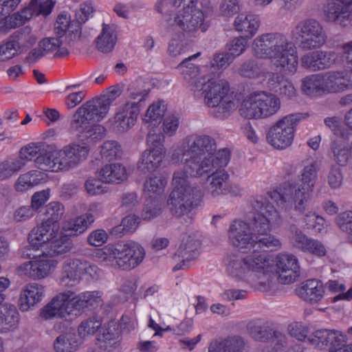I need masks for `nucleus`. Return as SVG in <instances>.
<instances>
[{"mask_svg": "<svg viewBox=\"0 0 352 352\" xmlns=\"http://www.w3.org/2000/svg\"><path fill=\"white\" fill-rule=\"evenodd\" d=\"M216 150L214 138L208 135L194 134L185 138L173 151L171 161L184 164V169L173 174V188L167 200L169 211L175 217H187L191 223L192 217L189 214L201 205L204 191L199 185L191 183L188 175L206 173L213 167V163L220 159L221 154L230 155L226 148L217 153Z\"/></svg>", "mask_w": 352, "mask_h": 352, "instance_id": "obj_1", "label": "nucleus"}, {"mask_svg": "<svg viewBox=\"0 0 352 352\" xmlns=\"http://www.w3.org/2000/svg\"><path fill=\"white\" fill-rule=\"evenodd\" d=\"M256 213L250 223L234 221L228 230L229 239L233 246L245 252L256 248L278 250L282 243L275 236L269 234L271 227L281 223L280 216L270 202V198L258 196L252 202Z\"/></svg>", "mask_w": 352, "mask_h": 352, "instance_id": "obj_2", "label": "nucleus"}, {"mask_svg": "<svg viewBox=\"0 0 352 352\" xmlns=\"http://www.w3.org/2000/svg\"><path fill=\"white\" fill-rule=\"evenodd\" d=\"M121 94L122 89L119 85L111 86L100 97L88 100L78 107L71 118L72 131L94 142L101 140L106 129L96 123L107 116L111 104Z\"/></svg>", "mask_w": 352, "mask_h": 352, "instance_id": "obj_3", "label": "nucleus"}, {"mask_svg": "<svg viewBox=\"0 0 352 352\" xmlns=\"http://www.w3.org/2000/svg\"><path fill=\"white\" fill-rule=\"evenodd\" d=\"M253 50L256 57L271 59L285 74H294L297 70L296 49L283 34L272 32L257 36L253 42Z\"/></svg>", "mask_w": 352, "mask_h": 352, "instance_id": "obj_4", "label": "nucleus"}, {"mask_svg": "<svg viewBox=\"0 0 352 352\" xmlns=\"http://www.w3.org/2000/svg\"><path fill=\"white\" fill-rule=\"evenodd\" d=\"M318 169L316 162L307 164L300 172V184H284L268 192L267 196L285 210H289L294 207L298 212H304L316 182Z\"/></svg>", "mask_w": 352, "mask_h": 352, "instance_id": "obj_5", "label": "nucleus"}, {"mask_svg": "<svg viewBox=\"0 0 352 352\" xmlns=\"http://www.w3.org/2000/svg\"><path fill=\"white\" fill-rule=\"evenodd\" d=\"M229 90V83L224 79L208 77L194 84L195 95L203 96L206 105L212 109L211 114L219 119L228 118L236 109L235 100Z\"/></svg>", "mask_w": 352, "mask_h": 352, "instance_id": "obj_6", "label": "nucleus"}, {"mask_svg": "<svg viewBox=\"0 0 352 352\" xmlns=\"http://www.w3.org/2000/svg\"><path fill=\"white\" fill-rule=\"evenodd\" d=\"M101 301V293L98 291L85 292L76 295L74 292L67 290L56 295L41 309L40 316L45 320L55 318L67 320L73 315L74 310L94 307Z\"/></svg>", "mask_w": 352, "mask_h": 352, "instance_id": "obj_7", "label": "nucleus"}, {"mask_svg": "<svg viewBox=\"0 0 352 352\" xmlns=\"http://www.w3.org/2000/svg\"><path fill=\"white\" fill-rule=\"evenodd\" d=\"M145 256L144 248L137 242L129 241L116 245H107L100 253L104 261H115L119 268L130 270L136 267Z\"/></svg>", "mask_w": 352, "mask_h": 352, "instance_id": "obj_8", "label": "nucleus"}, {"mask_svg": "<svg viewBox=\"0 0 352 352\" xmlns=\"http://www.w3.org/2000/svg\"><path fill=\"white\" fill-rule=\"evenodd\" d=\"M291 35L298 47L306 51L321 47L327 38L322 25L314 19L298 21L292 30Z\"/></svg>", "mask_w": 352, "mask_h": 352, "instance_id": "obj_9", "label": "nucleus"}, {"mask_svg": "<svg viewBox=\"0 0 352 352\" xmlns=\"http://www.w3.org/2000/svg\"><path fill=\"white\" fill-rule=\"evenodd\" d=\"M230 160V155L226 156L221 155L219 160L213 163V167L204 173L196 174L192 173L189 175L192 177H201L207 176L208 183L206 190L212 197L226 195L229 192V174L225 170Z\"/></svg>", "mask_w": 352, "mask_h": 352, "instance_id": "obj_10", "label": "nucleus"}, {"mask_svg": "<svg viewBox=\"0 0 352 352\" xmlns=\"http://www.w3.org/2000/svg\"><path fill=\"white\" fill-rule=\"evenodd\" d=\"M302 113L289 114L278 120L268 131L266 138L273 147L284 149L293 142L295 127L302 120Z\"/></svg>", "mask_w": 352, "mask_h": 352, "instance_id": "obj_11", "label": "nucleus"}, {"mask_svg": "<svg viewBox=\"0 0 352 352\" xmlns=\"http://www.w3.org/2000/svg\"><path fill=\"white\" fill-rule=\"evenodd\" d=\"M185 6V5H184ZM204 16L201 10L193 8V4L186 5L177 13L170 16L167 24L172 30L193 32L198 29L205 32L207 26L204 23Z\"/></svg>", "mask_w": 352, "mask_h": 352, "instance_id": "obj_12", "label": "nucleus"}, {"mask_svg": "<svg viewBox=\"0 0 352 352\" xmlns=\"http://www.w3.org/2000/svg\"><path fill=\"white\" fill-rule=\"evenodd\" d=\"M323 13L327 21L341 28L352 27V0H327Z\"/></svg>", "mask_w": 352, "mask_h": 352, "instance_id": "obj_13", "label": "nucleus"}, {"mask_svg": "<svg viewBox=\"0 0 352 352\" xmlns=\"http://www.w3.org/2000/svg\"><path fill=\"white\" fill-rule=\"evenodd\" d=\"M89 148L86 144H72L54 151L56 172L68 170L85 160Z\"/></svg>", "mask_w": 352, "mask_h": 352, "instance_id": "obj_14", "label": "nucleus"}, {"mask_svg": "<svg viewBox=\"0 0 352 352\" xmlns=\"http://www.w3.org/2000/svg\"><path fill=\"white\" fill-rule=\"evenodd\" d=\"M29 251L30 249L23 248L22 249L23 257L35 260L21 265L18 268L19 273L33 279H41L48 276L53 267V261L44 256L41 258V254H34Z\"/></svg>", "mask_w": 352, "mask_h": 352, "instance_id": "obj_15", "label": "nucleus"}, {"mask_svg": "<svg viewBox=\"0 0 352 352\" xmlns=\"http://www.w3.org/2000/svg\"><path fill=\"white\" fill-rule=\"evenodd\" d=\"M140 109L134 102H125L109 118L108 124L111 129L117 133H124L135 124Z\"/></svg>", "mask_w": 352, "mask_h": 352, "instance_id": "obj_16", "label": "nucleus"}, {"mask_svg": "<svg viewBox=\"0 0 352 352\" xmlns=\"http://www.w3.org/2000/svg\"><path fill=\"white\" fill-rule=\"evenodd\" d=\"M289 241L295 248L317 257L327 254V249L321 241L308 237L295 224L289 226Z\"/></svg>", "mask_w": 352, "mask_h": 352, "instance_id": "obj_17", "label": "nucleus"}, {"mask_svg": "<svg viewBox=\"0 0 352 352\" xmlns=\"http://www.w3.org/2000/svg\"><path fill=\"white\" fill-rule=\"evenodd\" d=\"M55 1L52 0H32L27 8L14 13L10 17L11 27L15 28L22 25L30 20L34 14L36 16L39 14L48 15L51 13Z\"/></svg>", "mask_w": 352, "mask_h": 352, "instance_id": "obj_18", "label": "nucleus"}, {"mask_svg": "<svg viewBox=\"0 0 352 352\" xmlns=\"http://www.w3.org/2000/svg\"><path fill=\"white\" fill-rule=\"evenodd\" d=\"M276 274L281 284H290L299 276L298 258L292 254H279L276 258Z\"/></svg>", "mask_w": 352, "mask_h": 352, "instance_id": "obj_19", "label": "nucleus"}, {"mask_svg": "<svg viewBox=\"0 0 352 352\" xmlns=\"http://www.w3.org/2000/svg\"><path fill=\"white\" fill-rule=\"evenodd\" d=\"M200 245V241L192 236L184 239L173 256L175 261L177 262L173 270L188 268L190 262L198 257Z\"/></svg>", "mask_w": 352, "mask_h": 352, "instance_id": "obj_20", "label": "nucleus"}, {"mask_svg": "<svg viewBox=\"0 0 352 352\" xmlns=\"http://www.w3.org/2000/svg\"><path fill=\"white\" fill-rule=\"evenodd\" d=\"M86 260L69 258L66 259L62 267L59 283L64 287H72L80 282L82 276V270Z\"/></svg>", "mask_w": 352, "mask_h": 352, "instance_id": "obj_21", "label": "nucleus"}, {"mask_svg": "<svg viewBox=\"0 0 352 352\" xmlns=\"http://www.w3.org/2000/svg\"><path fill=\"white\" fill-rule=\"evenodd\" d=\"M56 226L51 228L47 223H42L40 226L33 228L28 235L29 245L26 248L38 250L40 248L48 246L47 243L56 236ZM30 250L29 251V252Z\"/></svg>", "mask_w": 352, "mask_h": 352, "instance_id": "obj_22", "label": "nucleus"}, {"mask_svg": "<svg viewBox=\"0 0 352 352\" xmlns=\"http://www.w3.org/2000/svg\"><path fill=\"white\" fill-rule=\"evenodd\" d=\"M323 92L338 93L352 87V82L345 72H329L322 74Z\"/></svg>", "mask_w": 352, "mask_h": 352, "instance_id": "obj_23", "label": "nucleus"}, {"mask_svg": "<svg viewBox=\"0 0 352 352\" xmlns=\"http://www.w3.org/2000/svg\"><path fill=\"white\" fill-rule=\"evenodd\" d=\"M226 270L228 274L237 281L248 283L250 276L244 257L236 254L228 255L224 259Z\"/></svg>", "mask_w": 352, "mask_h": 352, "instance_id": "obj_24", "label": "nucleus"}, {"mask_svg": "<svg viewBox=\"0 0 352 352\" xmlns=\"http://www.w3.org/2000/svg\"><path fill=\"white\" fill-rule=\"evenodd\" d=\"M119 339L117 333L109 328H102V333L96 338V346L88 352H120Z\"/></svg>", "mask_w": 352, "mask_h": 352, "instance_id": "obj_25", "label": "nucleus"}, {"mask_svg": "<svg viewBox=\"0 0 352 352\" xmlns=\"http://www.w3.org/2000/svg\"><path fill=\"white\" fill-rule=\"evenodd\" d=\"M44 287L37 283L27 285L21 291L19 298L20 309L28 311L41 301L44 296Z\"/></svg>", "mask_w": 352, "mask_h": 352, "instance_id": "obj_26", "label": "nucleus"}, {"mask_svg": "<svg viewBox=\"0 0 352 352\" xmlns=\"http://www.w3.org/2000/svg\"><path fill=\"white\" fill-rule=\"evenodd\" d=\"M275 324L263 319H256L250 321L247 326V330L252 338L262 342H270L272 340V331Z\"/></svg>", "mask_w": 352, "mask_h": 352, "instance_id": "obj_27", "label": "nucleus"}, {"mask_svg": "<svg viewBox=\"0 0 352 352\" xmlns=\"http://www.w3.org/2000/svg\"><path fill=\"white\" fill-rule=\"evenodd\" d=\"M277 275L274 272V266L272 265L261 272L250 274L248 283L251 287L262 291L267 292L270 290L274 284Z\"/></svg>", "mask_w": 352, "mask_h": 352, "instance_id": "obj_28", "label": "nucleus"}, {"mask_svg": "<svg viewBox=\"0 0 352 352\" xmlns=\"http://www.w3.org/2000/svg\"><path fill=\"white\" fill-rule=\"evenodd\" d=\"M245 344V340L239 336H229L221 340L211 342L208 352H242Z\"/></svg>", "mask_w": 352, "mask_h": 352, "instance_id": "obj_29", "label": "nucleus"}, {"mask_svg": "<svg viewBox=\"0 0 352 352\" xmlns=\"http://www.w3.org/2000/svg\"><path fill=\"white\" fill-rule=\"evenodd\" d=\"M268 87L280 98L292 100L296 96V90L293 83L278 74H272L268 80Z\"/></svg>", "mask_w": 352, "mask_h": 352, "instance_id": "obj_30", "label": "nucleus"}, {"mask_svg": "<svg viewBox=\"0 0 352 352\" xmlns=\"http://www.w3.org/2000/svg\"><path fill=\"white\" fill-rule=\"evenodd\" d=\"M166 151L158 149H146L141 155L138 168L143 173H151L156 170L165 157Z\"/></svg>", "mask_w": 352, "mask_h": 352, "instance_id": "obj_31", "label": "nucleus"}, {"mask_svg": "<svg viewBox=\"0 0 352 352\" xmlns=\"http://www.w3.org/2000/svg\"><path fill=\"white\" fill-rule=\"evenodd\" d=\"M261 118L276 114L280 108V100L274 94L267 91H256Z\"/></svg>", "mask_w": 352, "mask_h": 352, "instance_id": "obj_32", "label": "nucleus"}, {"mask_svg": "<svg viewBox=\"0 0 352 352\" xmlns=\"http://www.w3.org/2000/svg\"><path fill=\"white\" fill-rule=\"evenodd\" d=\"M324 287L322 283L316 279H309L303 283L297 289L298 296L304 300L311 303L320 300L324 294Z\"/></svg>", "mask_w": 352, "mask_h": 352, "instance_id": "obj_33", "label": "nucleus"}, {"mask_svg": "<svg viewBox=\"0 0 352 352\" xmlns=\"http://www.w3.org/2000/svg\"><path fill=\"white\" fill-rule=\"evenodd\" d=\"M259 25L258 16L252 14H240L234 20L236 30L243 34L244 36L248 38H250L255 35Z\"/></svg>", "mask_w": 352, "mask_h": 352, "instance_id": "obj_34", "label": "nucleus"}, {"mask_svg": "<svg viewBox=\"0 0 352 352\" xmlns=\"http://www.w3.org/2000/svg\"><path fill=\"white\" fill-rule=\"evenodd\" d=\"M200 55L198 52L192 56L185 58L177 67L181 71L184 78L189 84L190 89L194 92V84L199 81L206 80L208 76H199V68L195 64L190 63V60L197 58Z\"/></svg>", "mask_w": 352, "mask_h": 352, "instance_id": "obj_35", "label": "nucleus"}, {"mask_svg": "<svg viewBox=\"0 0 352 352\" xmlns=\"http://www.w3.org/2000/svg\"><path fill=\"white\" fill-rule=\"evenodd\" d=\"M74 247L70 236L67 233L61 232L58 237L52 239L47 246L46 251H42L43 256H55L63 255L70 252Z\"/></svg>", "mask_w": 352, "mask_h": 352, "instance_id": "obj_36", "label": "nucleus"}, {"mask_svg": "<svg viewBox=\"0 0 352 352\" xmlns=\"http://www.w3.org/2000/svg\"><path fill=\"white\" fill-rule=\"evenodd\" d=\"M116 41L115 27L103 23L101 32L96 39V48L102 53H109L113 50Z\"/></svg>", "mask_w": 352, "mask_h": 352, "instance_id": "obj_37", "label": "nucleus"}, {"mask_svg": "<svg viewBox=\"0 0 352 352\" xmlns=\"http://www.w3.org/2000/svg\"><path fill=\"white\" fill-rule=\"evenodd\" d=\"M98 175L104 183H119L126 179V171L120 163L109 164L100 168Z\"/></svg>", "mask_w": 352, "mask_h": 352, "instance_id": "obj_38", "label": "nucleus"}, {"mask_svg": "<svg viewBox=\"0 0 352 352\" xmlns=\"http://www.w3.org/2000/svg\"><path fill=\"white\" fill-rule=\"evenodd\" d=\"M94 221L91 213H85L75 219H70L64 226V230L69 236H78L83 233L89 226Z\"/></svg>", "mask_w": 352, "mask_h": 352, "instance_id": "obj_39", "label": "nucleus"}, {"mask_svg": "<svg viewBox=\"0 0 352 352\" xmlns=\"http://www.w3.org/2000/svg\"><path fill=\"white\" fill-rule=\"evenodd\" d=\"M256 91L248 95L241 102L239 109V114L246 119H260L261 115Z\"/></svg>", "mask_w": 352, "mask_h": 352, "instance_id": "obj_40", "label": "nucleus"}, {"mask_svg": "<svg viewBox=\"0 0 352 352\" xmlns=\"http://www.w3.org/2000/svg\"><path fill=\"white\" fill-rule=\"evenodd\" d=\"M10 38L20 52L32 46L37 40L29 26H25L16 31Z\"/></svg>", "mask_w": 352, "mask_h": 352, "instance_id": "obj_41", "label": "nucleus"}, {"mask_svg": "<svg viewBox=\"0 0 352 352\" xmlns=\"http://www.w3.org/2000/svg\"><path fill=\"white\" fill-rule=\"evenodd\" d=\"M244 258L250 274L267 270L269 266L273 265L265 254L255 250L252 254L246 255Z\"/></svg>", "mask_w": 352, "mask_h": 352, "instance_id": "obj_42", "label": "nucleus"}, {"mask_svg": "<svg viewBox=\"0 0 352 352\" xmlns=\"http://www.w3.org/2000/svg\"><path fill=\"white\" fill-rule=\"evenodd\" d=\"M19 321V313L15 306L0 303V330L7 331Z\"/></svg>", "mask_w": 352, "mask_h": 352, "instance_id": "obj_43", "label": "nucleus"}, {"mask_svg": "<svg viewBox=\"0 0 352 352\" xmlns=\"http://www.w3.org/2000/svg\"><path fill=\"white\" fill-rule=\"evenodd\" d=\"M43 179H44V174L41 171H29L19 177L15 184V189L19 192L25 191L40 184Z\"/></svg>", "mask_w": 352, "mask_h": 352, "instance_id": "obj_44", "label": "nucleus"}, {"mask_svg": "<svg viewBox=\"0 0 352 352\" xmlns=\"http://www.w3.org/2000/svg\"><path fill=\"white\" fill-rule=\"evenodd\" d=\"M79 346V342L74 333H66L58 336L54 342L56 352H74Z\"/></svg>", "mask_w": 352, "mask_h": 352, "instance_id": "obj_45", "label": "nucleus"}, {"mask_svg": "<svg viewBox=\"0 0 352 352\" xmlns=\"http://www.w3.org/2000/svg\"><path fill=\"white\" fill-rule=\"evenodd\" d=\"M166 111V105L163 100L154 102L147 109L143 120L145 123L153 126L158 125L161 123Z\"/></svg>", "mask_w": 352, "mask_h": 352, "instance_id": "obj_46", "label": "nucleus"}, {"mask_svg": "<svg viewBox=\"0 0 352 352\" xmlns=\"http://www.w3.org/2000/svg\"><path fill=\"white\" fill-rule=\"evenodd\" d=\"M331 150L333 160L340 166H345L351 157L349 145L343 138L335 140L331 146Z\"/></svg>", "mask_w": 352, "mask_h": 352, "instance_id": "obj_47", "label": "nucleus"}, {"mask_svg": "<svg viewBox=\"0 0 352 352\" xmlns=\"http://www.w3.org/2000/svg\"><path fill=\"white\" fill-rule=\"evenodd\" d=\"M322 74H311L302 80L301 89L307 95H312L318 91L323 92Z\"/></svg>", "mask_w": 352, "mask_h": 352, "instance_id": "obj_48", "label": "nucleus"}, {"mask_svg": "<svg viewBox=\"0 0 352 352\" xmlns=\"http://www.w3.org/2000/svg\"><path fill=\"white\" fill-rule=\"evenodd\" d=\"M25 165L19 157H10L0 163V180L9 178Z\"/></svg>", "mask_w": 352, "mask_h": 352, "instance_id": "obj_49", "label": "nucleus"}, {"mask_svg": "<svg viewBox=\"0 0 352 352\" xmlns=\"http://www.w3.org/2000/svg\"><path fill=\"white\" fill-rule=\"evenodd\" d=\"M65 212L64 206L59 202H51L46 206L45 214L47 219L43 223H47L51 228L56 226L55 230L58 232L56 223L63 217Z\"/></svg>", "mask_w": 352, "mask_h": 352, "instance_id": "obj_50", "label": "nucleus"}, {"mask_svg": "<svg viewBox=\"0 0 352 352\" xmlns=\"http://www.w3.org/2000/svg\"><path fill=\"white\" fill-rule=\"evenodd\" d=\"M140 219L135 215H128L122 219L121 223L111 229V234L122 236L128 232H134L138 227Z\"/></svg>", "mask_w": 352, "mask_h": 352, "instance_id": "obj_51", "label": "nucleus"}, {"mask_svg": "<svg viewBox=\"0 0 352 352\" xmlns=\"http://www.w3.org/2000/svg\"><path fill=\"white\" fill-rule=\"evenodd\" d=\"M166 184L167 179L158 174L147 178L144 183V188L146 192L159 195L163 193Z\"/></svg>", "mask_w": 352, "mask_h": 352, "instance_id": "obj_52", "label": "nucleus"}, {"mask_svg": "<svg viewBox=\"0 0 352 352\" xmlns=\"http://www.w3.org/2000/svg\"><path fill=\"white\" fill-rule=\"evenodd\" d=\"M122 151L120 145L113 140L106 141L101 146L100 155L102 159L111 161L121 157Z\"/></svg>", "mask_w": 352, "mask_h": 352, "instance_id": "obj_53", "label": "nucleus"}, {"mask_svg": "<svg viewBox=\"0 0 352 352\" xmlns=\"http://www.w3.org/2000/svg\"><path fill=\"white\" fill-rule=\"evenodd\" d=\"M162 211V203L156 198L146 199L142 212V217L144 220H151L158 217Z\"/></svg>", "mask_w": 352, "mask_h": 352, "instance_id": "obj_54", "label": "nucleus"}, {"mask_svg": "<svg viewBox=\"0 0 352 352\" xmlns=\"http://www.w3.org/2000/svg\"><path fill=\"white\" fill-rule=\"evenodd\" d=\"M34 162L35 166L40 170L56 172L54 151L40 153Z\"/></svg>", "mask_w": 352, "mask_h": 352, "instance_id": "obj_55", "label": "nucleus"}, {"mask_svg": "<svg viewBox=\"0 0 352 352\" xmlns=\"http://www.w3.org/2000/svg\"><path fill=\"white\" fill-rule=\"evenodd\" d=\"M239 73L245 78H258L262 73L261 66L255 60H248L241 64Z\"/></svg>", "mask_w": 352, "mask_h": 352, "instance_id": "obj_56", "label": "nucleus"}, {"mask_svg": "<svg viewBox=\"0 0 352 352\" xmlns=\"http://www.w3.org/2000/svg\"><path fill=\"white\" fill-rule=\"evenodd\" d=\"M73 23H71L69 16L65 13L60 14L54 24V32L56 36L63 38L67 32H74Z\"/></svg>", "mask_w": 352, "mask_h": 352, "instance_id": "obj_57", "label": "nucleus"}, {"mask_svg": "<svg viewBox=\"0 0 352 352\" xmlns=\"http://www.w3.org/2000/svg\"><path fill=\"white\" fill-rule=\"evenodd\" d=\"M248 38L245 36H239L234 38L229 43L227 44V50L233 58L242 54L248 47Z\"/></svg>", "mask_w": 352, "mask_h": 352, "instance_id": "obj_58", "label": "nucleus"}, {"mask_svg": "<svg viewBox=\"0 0 352 352\" xmlns=\"http://www.w3.org/2000/svg\"><path fill=\"white\" fill-rule=\"evenodd\" d=\"M101 324V321L95 318L85 320L78 328V333L81 337L94 335L100 328Z\"/></svg>", "mask_w": 352, "mask_h": 352, "instance_id": "obj_59", "label": "nucleus"}, {"mask_svg": "<svg viewBox=\"0 0 352 352\" xmlns=\"http://www.w3.org/2000/svg\"><path fill=\"white\" fill-rule=\"evenodd\" d=\"M336 221L340 229L352 238V210L340 213L336 217Z\"/></svg>", "mask_w": 352, "mask_h": 352, "instance_id": "obj_60", "label": "nucleus"}, {"mask_svg": "<svg viewBox=\"0 0 352 352\" xmlns=\"http://www.w3.org/2000/svg\"><path fill=\"white\" fill-rule=\"evenodd\" d=\"M316 55L318 58L319 70H322L333 65L337 58L338 54L332 51H316Z\"/></svg>", "mask_w": 352, "mask_h": 352, "instance_id": "obj_61", "label": "nucleus"}, {"mask_svg": "<svg viewBox=\"0 0 352 352\" xmlns=\"http://www.w3.org/2000/svg\"><path fill=\"white\" fill-rule=\"evenodd\" d=\"M41 153V145L37 143H30L22 147L19 151V159H21L22 162L31 161L34 158H36Z\"/></svg>", "mask_w": 352, "mask_h": 352, "instance_id": "obj_62", "label": "nucleus"}, {"mask_svg": "<svg viewBox=\"0 0 352 352\" xmlns=\"http://www.w3.org/2000/svg\"><path fill=\"white\" fill-rule=\"evenodd\" d=\"M327 329H318L309 336L308 341L314 347L320 350L327 349Z\"/></svg>", "mask_w": 352, "mask_h": 352, "instance_id": "obj_63", "label": "nucleus"}, {"mask_svg": "<svg viewBox=\"0 0 352 352\" xmlns=\"http://www.w3.org/2000/svg\"><path fill=\"white\" fill-rule=\"evenodd\" d=\"M20 51L10 38L0 45V62H4L12 58Z\"/></svg>", "mask_w": 352, "mask_h": 352, "instance_id": "obj_64", "label": "nucleus"}]
</instances>
